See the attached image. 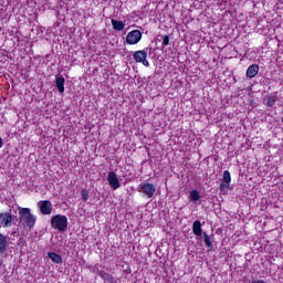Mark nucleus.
I'll return each mask as SVG.
<instances>
[{
	"mask_svg": "<svg viewBox=\"0 0 283 283\" xmlns=\"http://www.w3.org/2000/svg\"><path fill=\"white\" fill-rule=\"evenodd\" d=\"M133 57L136 63H143L145 67H149V61H147V51H137L134 53Z\"/></svg>",
	"mask_w": 283,
	"mask_h": 283,
	"instance_id": "nucleus-5",
	"label": "nucleus"
},
{
	"mask_svg": "<svg viewBox=\"0 0 283 283\" xmlns=\"http://www.w3.org/2000/svg\"><path fill=\"white\" fill-rule=\"evenodd\" d=\"M20 224L28 227V229H34L36 224V216L32 214L30 208H19Z\"/></svg>",
	"mask_w": 283,
	"mask_h": 283,
	"instance_id": "nucleus-1",
	"label": "nucleus"
},
{
	"mask_svg": "<svg viewBox=\"0 0 283 283\" xmlns=\"http://www.w3.org/2000/svg\"><path fill=\"white\" fill-rule=\"evenodd\" d=\"M51 227L62 233L67 231V217L63 214H56L51 219Z\"/></svg>",
	"mask_w": 283,
	"mask_h": 283,
	"instance_id": "nucleus-2",
	"label": "nucleus"
},
{
	"mask_svg": "<svg viewBox=\"0 0 283 283\" xmlns=\"http://www.w3.org/2000/svg\"><path fill=\"white\" fill-rule=\"evenodd\" d=\"M192 231H193L195 235H202V223H200L199 220L193 222Z\"/></svg>",
	"mask_w": 283,
	"mask_h": 283,
	"instance_id": "nucleus-14",
	"label": "nucleus"
},
{
	"mask_svg": "<svg viewBox=\"0 0 283 283\" xmlns=\"http://www.w3.org/2000/svg\"><path fill=\"white\" fill-rule=\"evenodd\" d=\"M229 185H231V172H229V170H224L222 181L219 186L220 191H227V189H229Z\"/></svg>",
	"mask_w": 283,
	"mask_h": 283,
	"instance_id": "nucleus-6",
	"label": "nucleus"
},
{
	"mask_svg": "<svg viewBox=\"0 0 283 283\" xmlns=\"http://www.w3.org/2000/svg\"><path fill=\"white\" fill-rule=\"evenodd\" d=\"M111 23L113 25V29L116 30L117 32H123V30H125V22L123 21L112 19Z\"/></svg>",
	"mask_w": 283,
	"mask_h": 283,
	"instance_id": "nucleus-13",
	"label": "nucleus"
},
{
	"mask_svg": "<svg viewBox=\"0 0 283 283\" xmlns=\"http://www.w3.org/2000/svg\"><path fill=\"white\" fill-rule=\"evenodd\" d=\"M203 242L207 247V249H213V243L211 242V237L207 234V232H203Z\"/></svg>",
	"mask_w": 283,
	"mask_h": 283,
	"instance_id": "nucleus-17",
	"label": "nucleus"
},
{
	"mask_svg": "<svg viewBox=\"0 0 283 283\" xmlns=\"http://www.w3.org/2000/svg\"><path fill=\"white\" fill-rule=\"evenodd\" d=\"M198 200H200V192H198V190H192L190 192V201L198 202Z\"/></svg>",
	"mask_w": 283,
	"mask_h": 283,
	"instance_id": "nucleus-18",
	"label": "nucleus"
},
{
	"mask_svg": "<svg viewBox=\"0 0 283 283\" xmlns=\"http://www.w3.org/2000/svg\"><path fill=\"white\" fill-rule=\"evenodd\" d=\"M107 180H108V185H111L113 189H118L120 187V181H118V177L116 176V172L114 171L108 172Z\"/></svg>",
	"mask_w": 283,
	"mask_h": 283,
	"instance_id": "nucleus-9",
	"label": "nucleus"
},
{
	"mask_svg": "<svg viewBox=\"0 0 283 283\" xmlns=\"http://www.w3.org/2000/svg\"><path fill=\"white\" fill-rule=\"evenodd\" d=\"M106 277H107L108 280H112V275H109V274H106Z\"/></svg>",
	"mask_w": 283,
	"mask_h": 283,
	"instance_id": "nucleus-22",
	"label": "nucleus"
},
{
	"mask_svg": "<svg viewBox=\"0 0 283 283\" xmlns=\"http://www.w3.org/2000/svg\"><path fill=\"white\" fill-rule=\"evenodd\" d=\"M259 72H260V66L258 64H252L247 70V76L248 78H255Z\"/></svg>",
	"mask_w": 283,
	"mask_h": 283,
	"instance_id": "nucleus-10",
	"label": "nucleus"
},
{
	"mask_svg": "<svg viewBox=\"0 0 283 283\" xmlns=\"http://www.w3.org/2000/svg\"><path fill=\"white\" fill-rule=\"evenodd\" d=\"M140 39H143V33L138 30H133L127 34L126 43H128V45H136V43L140 42Z\"/></svg>",
	"mask_w": 283,
	"mask_h": 283,
	"instance_id": "nucleus-4",
	"label": "nucleus"
},
{
	"mask_svg": "<svg viewBox=\"0 0 283 283\" xmlns=\"http://www.w3.org/2000/svg\"><path fill=\"white\" fill-rule=\"evenodd\" d=\"M8 248V238L0 233V253H6Z\"/></svg>",
	"mask_w": 283,
	"mask_h": 283,
	"instance_id": "nucleus-15",
	"label": "nucleus"
},
{
	"mask_svg": "<svg viewBox=\"0 0 283 283\" xmlns=\"http://www.w3.org/2000/svg\"><path fill=\"white\" fill-rule=\"evenodd\" d=\"M277 101H279L277 95H266L264 97V102L268 107H273V105H275V103H277Z\"/></svg>",
	"mask_w": 283,
	"mask_h": 283,
	"instance_id": "nucleus-12",
	"label": "nucleus"
},
{
	"mask_svg": "<svg viewBox=\"0 0 283 283\" xmlns=\"http://www.w3.org/2000/svg\"><path fill=\"white\" fill-rule=\"evenodd\" d=\"M55 85H56L60 94H63V92H65V77H63V76L56 77Z\"/></svg>",
	"mask_w": 283,
	"mask_h": 283,
	"instance_id": "nucleus-11",
	"label": "nucleus"
},
{
	"mask_svg": "<svg viewBox=\"0 0 283 283\" xmlns=\"http://www.w3.org/2000/svg\"><path fill=\"white\" fill-rule=\"evenodd\" d=\"M48 256L50 258V260H52V262H54L55 264H61V262H63V258L60 254H56L54 252H49Z\"/></svg>",
	"mask_w": 283,
	"mask_h": 283,
	"instance_id": "nucleus-16",
	"label": "nucleus"
},
{
	"mask_svg": "<svg viewBox=\"0 0 283 283\" xmlns=\"http://www.w3.org/2000/svg\"><path fill=\"white\" fill-rule=\"evenodd\" d=\"M3 147V139L0 137V149Z\"/></svg>",
	"mask_w": 283,
	"mask_h": 283,
	"instance_id": "nucleus-21",
	"label": "nucleus"
},
{
	"mask_svg": "<svg viewBox=\"0 0 283 283\" xmlns=\"http://www.w3.org/2000/svg\"><path fill=\"white\" fill-rule=\"evenodd\" d=\"M12 214L9 212H1L0 213V227H12Z\"/></svg>",
	"mask_w": 283,
	"mask_h": 283,
	"instance_id": "nucleus-8",
	"label": "nucleus"
},
{
	"mask_svg": "<svg viewBox=\"0 0 283 283\" xmlns=\"http://www.w3.org/2000/svg\"><path fill=\"white\" fill-rule=\"evenodd\" d=\"M40 211L42 216H50L52 213V202L49 200L40 201L39 203Z\"/></svg>",
	"mask_w": 283,
	"mask_h": 283,
	"instance_id": "nucleus-7",
	"label": "nucleus"
},
{
	"mask_svg": "<svg viewBox=\"0 0 283 283\" xmlns=\"http://www.w3.org/2000/svg\"><path fill=\"white\" fill-rule=\"evenodd\" d=\"M138 191L144 193L147 198H154V195L156 193V186L150 182L142 184L138 187Z\"/></svg>",
	"mask_w": 283,
	"mask_h": 283,
	"instance_id": "nucleus-3",
	"label": "nucleus"
},
{
	"mask_svg": "<svg viewBox=\"0 0 283 283\" xmlns=\"http://www.w3.org/2000/svg\"><path fill=\"white\" fill-rule=\"evenodd\" d=\"M167 45H169V35H165L163 40V46L167 48Z\"/></svg>",
	"mask_w": 283,
	"mask_h": 283,
	"instance_id": "nucleus-20",
	"label": "nucleus"
},
{
	"mask_svg": "<svg viewBox=\"0 0 283 283\" xmlns=\"http://www.w3.org/2000/svg\"><path fill=\"white\" fill-rule=\"evenodd\" d=\"M81 193H82V200L84 202H87V200H90V192L87 191V189H83Z\"/></svg>",
	"mask_w": 283,
	"mask_h": 283,
	"instance_id": "nucleus-19",
	"label": "nucleus"
}]
</instances>
